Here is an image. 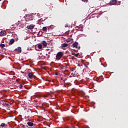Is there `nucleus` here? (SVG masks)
<instances>
[{"label": "nucleus", "instance_id": "nucleus-8", "mask_svg": "<svg viewBox=\"0 0 128 128\" xmlns=\"http://www.w3.org/2000/svg\"><path fill=\"white\" fill-rule=\"evenodd\" d=\"M14 42V39L12 38L10 40L9 44L10 46H12Z\"/></svg>", "mask_w": 128, "mask_h": 128}, {"label": "nucleus", "instance_id": "nucleus-19", "mask_svg": "<svg viewBox=\"0 0 128 128\" xmlns=\"http://www.w3.org/2000/svg\"><path fill=\"white\" fill-rule=\"evenodd\" d=\"M19 88L20 89L22 88V84L19 85Z\"/></svg>", "mask_w": 128, "mask_h": 128}, {"label": "nucleus", "instance_id": "nucleus-15", "mask_svg": "<svg viewBox=\"0 0 128 128\" xmlns=\"http://www.w3.org/2000/svg\"><path fill=\"white\" fill-rule=\"evenodd\" d=\"M10 103L6 102V103L4 104V106H10Z\"/></svg>", "mask_w": 128, "mask_h": 128}, {"label": "nucleus", "instance_id": "nucleus-10", "mask_svg": "<svg viewBox=\"0 0 128 128\" xmlns=\"http://www.w3.org/2000/svg\"><path fill=\"white\" fill-rule=\"evenodd\" d=\"M62 48H66V46H68V44L66 43H64L62 44Z\"/></svg>", "mask_w": 128, "mask_h": 128}, {"label": "nucleus", "instance_id": "nucleus-11", "mask_svg": "<svg viewBox=\"0 0 128 128\" xmlns=\"http://www.w3.org/2000/svg\"><path fill=\"white\" fill-rule=\"evenodd\" d=\"M42 44H43L44 46H48L46 42L44 40L42 41Z\"/></svg>", "mask_w": 128, "mask_h": 128}, {"label": "nucleus", "instance_id": "nucleus-18", "mask_svg": "<svg viewBox=\"0 0 128 128\" xmlns=\"http://www.w3.org/2000/svg\"><path fill=\"white\" fill-rule=\"evenodd\" d=\"M66 42H70V39H67V40H66Z\"/></svg>", "mask_w": 128, "mask_h": 128}, {"label": "nucleus", "instance_id": "nucleus-7", "mask_svg": "<svg viewBox=\"0 0 128 128\" xmlns=\"http://www.w3.org/2000/svg\"><path fill=\"white\" fill-rule=\"evenodd\" d=\"M16 52H22V48L18 47V48L15 49Z\"/></svg>", "mask_w": 128, "mask_h": 128}, {"label": "nucleus", "instance_id": "nucleus-16", "mask_svg": "<svg viewBox=\"0 0 128 128\" xmlns=\"http://www.w3.org/2000/svg\"><path fill=\"white\" fill-rule=\"evenodd\" d=\"M5 126H6V124L4 123H2L1 124L0 126H1L2 128H4V127Z\"/></svg>", "mask_w": 128, "mask_h": 128}, {"label": "nucleus", "instance_id": "nucleus-23", "mask_svg": "<svg viewBox=\"0 0 128 128\" xmlns=\"http://www.w3.org/2000/svg\"><path fill=\"white\" fill-rule=\"evenodd\" d=\"M66 34H70V31H68L67 32H66Z\"/></svg>", "mask_w": 128, "mask_h": 128}, {"label": "nucleus", "instance_id": "nucleus-5", "mask_svg": "<svg viewBox=\"0 0 128 128\" xmlns=\"http://www.w3.org/2000/svg\"><path fill=\"white\" fill-rule=\"evenodd\" d=\"M34 26H36V25L32 24L27 26L26 28L28 30H32L34 28Z\"/></svg>", "mask_w": 128, "mask_h": 128}, {"label": "nucleus", "instance_id": "nucleus-25", "mask_svg": "<svg viewBox=\"0 0 128 128\" xmlns=\"http://www.w3.org/2000/svg\"><path fill=\"white\" fill-rule=\"evenodd\" d=\"M82 94L84 95L85 94L84 92H82Z\"/></svg>", "mask_w": 128, "mask_h": 128}, {"label": "nucleus", "instance_id": "nucleus-29", "mask_svg": "<svg viewBox=\"0 0 128 128\" xmlns=\"http://www.w3.org/2000/svg\"><path fill=\"white\" fill-rule=\"evenodd\" d=\"M2 0H0V2Z\"/></svg>", "mask_w": 128, "mask_h": 128}, {"label": "nucleus", "instance_id": "nucleus-13", "mask_svg": "<svg viewBox=\"0 0 128 128\" xmlns=\"http://www.w3.org/2000/svg\"><path fill=\"white\" fill-rule=\"evenodd\" d=\"M38 48L40 49V50H42V44H38Z\"/></svg>", "mask_w": 128, "mask_h": 128}, {"label": "nucleus", "instance_id": "nucleus-2", "mask_svg": "<svg viewBox=\"0 0 128 128\" xmlns=\"http://www.w3.org/2000/svg\"><path fill=\"white\" fill-rule=\"evenodd\" d=\"M25 20L26 22H28L29 20H32V16L30 15H26L25 16Z\"/></svg>", "mask_w": 128, "mask_h": 128}, {"label": "nucleus", "instance_id": "nucleus-12", "mask_svg": "<svg viewBox=\"0 0 128 128\" xmlns=\"http://www.w3.org/2000/svg\"><path fill=\"white\" fill-rule=\"evenodd\" d=\"M27 124L29 126H34V123H32V122H28Z\"/></svg>", "mask_w": 128, "mask_h": 128}, {"label": "nucleus", "instance_id": "nucleus-4", "mask_svg": "<svg viewBox=\"0 0 128 128\" xmlns=\"http://www.w3.org/2000/svg\"><path fill=\"white\" fill-rule=\"evenodd\" d=\"M116 0H112L110 1L109 4L110 6H114L116 4Z\"/></svg>", "mask_w": 128, "mask_h": 128}, {"label": "nucleus", "instance_id": "nucleus-27", "mask_svg": "<svg viewBox=\"0 0 128 128\" xmlns=\"http://www.w3.org/2000/svg\"><path fill=\"white\" fill-rule=\"evenodd\" d=\"M118 3H119V4H120V2H118Z\"/></svg>", "mask_w": 128, "mask_h": 128}, {"label": "nucleus", "instance_id": "nucleus-9", "mask_svg": "<svg viewBox=\"0 0 128 128\" xmlns=\"http://www.w3.org/2000/svg\"><path fill=\"white\" fill-rule=\"evenodd\" d=\"M78 43L77 42H75L72 44V46L74 48H78Z\"/></svg>", "mask_w": 128, "mask_h": 128}, {"label": "nucleus", "instance_id": "nucleus-17", "mask_svg": "<svg viewBox=\"0 0 128 128\" xmlns=\"http://www.w3.org/2000/svg\"><path fill=\"white\" fill-rule=\"evenodd\" d=\"M0 48H4V46H6V45L4 44H0Z\"/></svg>", "mask_w": 128, "mask_h": 128}, {"label": "nucleus", "instance_id": "nucleus-26", "mask_svg": "<svg viewBox=\"0 0 128 128\" xmlns=\"http://www.w3.org/2000/svg\"><path fill=\"white\" fill-rule=\"evenodd\" d=\"M80 46L78 47V50H80Z\"/></svg>", "mask_w": 128, "mask_h": 128}, {"label": "nucleus", "instance_id": "nucleus-30", "mask_svg": "<svg viewBox=\"0 0 128 128\" xmlns=\"http://www.w3.org/2000/svg\"><path fill=\"white\" fill-rule=\"evenodd\" d=\"M61 80H62V78H61Z\"/></svg>", "mask_w": 128, "mask_h": 128}, {"label": "nucleus", "instance_id": "nucleus-24", "mask_svg": "<svg viewBox=\"0 0 128 128\" xmlns=\"http://www.w3.org/2000/svg\"><path fill=\"white\" fill-rule=\"evenodd\" d=\"M98 62H100V59H98Z\"/></svg>", "mask_w": 128, "mask_h": 128}, {"label": "nucleus", "instance_id": "nucleus-21", "mask_svg": "<svg viewBox=\"0 0 128 128\" xmlns=\"http://www.w3.org/2000/svg\"><path fill=\"white\" fill-rule=\"evenodd\" d=\"M82 2H88V0H82Z\"/></svg>", "mask_w": 128, "mask_h": 128}, {"label": "nucleus", "instance_id": "nucleus-28", "mask_svg": "<svg viewBox=\"0 0 128 128\" xmlns=\"http://www.w3.org/2000/svg\"><path fill=\"white\" fill-rule=\"evenodd\" d=\"M72 54H73V53H72Z\"/></svg>", "mask_w": 128, "mask_h": 128}, {"label": "nucleus", "instance_id": "nucleus-20", "mask_svg": "<svg viewBox=\"0 0 128 128\" xmlns=\"http://www.w3.org/2000/svg\"><path fill=\"white\" fill-rule=\"evenodd\" d=\"M74 54V56H76V57H78V53H77V54Z\"/></svg>", "mask_w": 128, "mask_h": 128}, {"label": "nucleus", "instance_id": "nucleus-6", "mask_svg": "<svg viewBox=\"0 0 128 128\" xmlns=\"http://www.w3.org/2000/svg\"><path fill=\"white\" fill-rule=\"evenodd\" d=\"M6 36V32L5 30L1 31L0 32V36Z\"/></svg>", "mask_w": 128, "mask_h": 128}, {"label": "nucleus", "instance_id": "nucleus-3", "mask_svg": "<svg viewBox=\"0 0 128 128\" xmlns=\"http://www.w3.org/2000/svg\"><path fill=\"white\" fill-rule=\"evenodd\" d=\"M28 76L30 78H34V80H36V76L34 75V74H32V72H29L28 74Z\"/></svg>", "mask_w": 128, "mask_h": 128}, {"label": "nucleus", "instance_id": "nucleus-1", "mask_svg": "<svg viewBox=\"0 0 128 128\" xmlns=\"http://www.w3.org/2000/svg\"><path fill=\"white\" fill-rule=\"evenodd\" d=\"M63 56L64 52H58L56 56V60H60L62 58Z\"/></svg>", "mask_w": 128, "mask_h": 128}, {"label": "nucleus", "instance_id": "nucleus-22", "mask_svg": "<svg viewBox=\"0 0 128 128\" xmlns=\"http://www.w3.org/2000/svg\"><path fill=\"white\" fill-rule=\"evenodd\" d=\"M68 24H66L65 25V28H68Z\"/></svg>", "mask_w": 128, "mask_h": 128}, {"label": "nucleus", "instance_id": "nucleus-14", "mask_svg": "<svg viewBox=\"0 0 128 128\" xmlns=\"http://www.w3.org/2000/svg\"><path fill=\"white\" fill-rule=\"evenodd\" d=\"M42 30L43 32H46V30H48V28H46V26H44L42 28Z\"/></svg>", "mask_w": 128, "mask_h": 128}]
</instances>
